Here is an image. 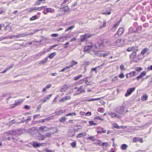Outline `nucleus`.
Masks as SVG:
<instances>
[{
	"mask_svg": "<svg viewBox=\"0 0 152 152\" xmlns=\"http://www.w3.org/2000/svg\"><path fill=\"white\" fill-rule=\"evenodd\" d=\"M23 132L22 129H18L15 130H10L8 132H5L4 133H6L8 134L14 135L15 134L18 135H20L23 133Z\"/></svg>",
	"mask_w": 152,
	"mask_h": 152,
	"instance_id": "obj_1",
	"label": "nucleus"
},
{
	"mask_svg": "<svg viewBox=\"0 0 152 152\" xmlns=\"http://www.w3.org/2000/svg\"><path fill=\"white\" fill-rule=\"evenodd\" d=\"M92 35L89 34H85L82 35L80 36V41L81 42L86 41L88 39V38L91 37Z\"/></svg>",
	"mask_w": 152,
	"mask_h": 152,
	"instance_id": "obj_2",
	"label": "nucleus"
},
{
	"mask_svg": "<svg viewBox=\"0 0 152 152\" xmlns=\"http://www.w3.org/2000/svg\"><path fill=\"white\" fill-rule=\"evenodd\" d=\"M93 47L92 44L91 43H89L88 45L84 47V48L83 51L84 52H87L88 53L90 50Z\"/></svg>",
	"mask_w": 152,
	"mask_h": 152,
	"instance_id": "obj_3",
	"label": "nucleus"
},
{
	"mask_svg": "<svg viewBox=\"0 0 152 152\" xmlns=\"http://www.w3.org/2000/svg\"><path fill=\"white\" fill-rule=\"evenodd\" d=\"M112 10V9L111 7H108L103 10L102 11V13L103 14H107L109 15L111 14V11Z\"/></svg>",
	"mask_w": 152,
	"mask_h": 152,
	"instance_id": "obj_4",
	"label": "nucleus"
},
{
	"mask_svg": "<svg viewBox=\"0 0 152 152\" xmlns=\"http://www.w3.org/2000/svg\"><path fill=\"white\" fill-rule=\"evenodd\" d=\"M124 31V28L123 27H120L118 29L117 33L115 34V37H117V35H118V37L121 35L123 33Z\"/></svg>",
	"mask_w": 152,
	"mask_h": 152,
	"instance_id": "obj_5",
	"label": "nucleus"
},
{
	"mask_svg": "<svg viewBox=\"0 0 152 152\" xmlns=\"http://www.w3.org/2000/svg\"><path fill=\"white\" fill-rule=\"evenodd\" d=\"M115 111L117 113L122 114L124 112V107L123 106L118 107L116 108Z\"/></svg>",
	"mask_w": 152,
	"mask_h": 152,
	"instance_id": "obj_6",
	"label": "nucleus"
},
{
	"mask_svg": "<svg viewBox=\"0 0 152 152\" xmlns=\"http://www.w3.org/2000/svg\"><path fill=\"white\" fill-rule=\"evenodd\" d=\"M49 130H50V133L52 134H54L55 133H56L58 132L59 130L57 127H50L48 128Z\"/></svg>",
	"mask_w": 152,
	"mask_h": 152,
	"instance_id": "obj_7",
	"label": "nucleus"
},
{
	"mask_svg": "<svg viewBox=\"0 0 152 152\" xmlns=\"http://www.w3.org/2000/svg\"><path fill=\"white\" fill-rule=\"evenodd\" d=\"M135 88V87H133L128 88L127 90L126 93L125 94V96L127 97L130 95L131 93L134 91Z\"/></svg>",
	"mask_w": 152,
	"mask_h": 152,
	"instance_id": "obj_8",
	"label": "nucleus"
},
{
	"mask_svg": "<svg viewBox=\"0 0 152 152\" xmlns=\"http://www.w3.org/2000/svg\"><path fill=\"white\" fill-rule=\"evenodd\" d=\"M30 144L34 148L39 147L41 145V144H40V143H38L36 141H33L32 142H30V144H29L28 145H29Z\"/></svg>",
	"mask_w": 152,
	"mask_h": 152,
	"instance_id": "obj_9",
	"label": "nucleus"
},
{
	"mask_svg": "<svg viewBox=\"0 0 152 152\" xmlns=\"http://www.w3.org/2000/svg\"><path fill=\"white\" fill-rule=\"evenodd\" d=\"M75 129H70L68 133V136L70 137H73L75 135Z\"/></svg>",
	"mask_w": 152,
	"mask_h": 152,
	"instance_id": "obj_10",
	"label": "nucleus"
},
{
	"mask_svg": "<svg viewBox=\"0 0 152 152\" xmlns=\"http://www.w3.org/2000/svg\"><path fill=\"white\" fill-rule=\"evenodd\" d=\"M108 114L110 115L111 116L112 118L117 117L119 118H121L122 117V116L111 112L109 113Z\"/></svg>",
	"mask_w": 152,
	"mask_h": 152,
	"instance_id": "obj_11",
	"label": "nucleus"
},
{
	"mask_svg": "<svg viewBox=\"0 0 152 152\" xmlns=\"http://www.w3.org/2000/svg\"><path fill=\"white\" fill-rule=\"evenodd\" d=\"M60 11H64L65 12H68L69 8L68 5L65 6L64 7H62V6L60 7Z\"/></svg>",
	"mask_w": 152,
	"mask_h": 152,
	"instance_id": "obj_12",
	"label": "nucleus"
},
{
	"mask_svg": "<svg viewBox=\"0 0 152 152\" xmlns=\"http://www.w3.org/2000/svg\"><path fill=\"white\" fill-rule=\"evenodd\" d=\"M24 99H22L17 100H15L14 104L16 105H18L22 103Z\"/></svg>",
	"mask_w": 152,
	"mask_h": 152,
	"instance_id": "obj_13",
	"label": "nucleus"
},
{
	"mask_svg": "<svg viewBox=\"0 0 152 152\" xmlns=\"http://www.w3.org/2000/svg\"><path fill=\"white\" fill-rule=\"evenodd\" d=\"M39 130L42 132H45L48 131L49 130L45 126H41L39 128Z\"/></svg>",
	"mask_w": 152,
	"mask_h": 152,
	"instance_id": "obj_14",
	"label": "nucleus"
},
{
	"mask_svg": "<svg viewBox=\"0 0 152 152\" xmlns=\"http://www.w3.org/2000/svg\"><path fill=\"white\" fill-rule=\"evenodd\" d=\"M13 64H11L9 67L7 68L6 69H5L4 70L2 71L1 73H5L7 71L12 68L13 67Z\"/></svg>",
	"mask_w": 152,
	"mask_h": 152,
	"instance_id": "obj_15",
	"label": "nucleus"
},
{
	"mask_svg": "<svg viewBox=\"0 0 152 152\" xmlns=\"http://www.w3.org/2000/svg\"><path fill=\"white\" fill-rule=\"evenodd\" d=\"M45 0H38L36 2L34 5H39L42 3H45Z\"/></svg>",
	"mask_w": 152,
	"mask_h": 152,
	"instance_id": "obj_16",
	"label": "nucleus"
},
{
	"mask_svg": "<svg viewBox=\"0 0 152 152\" xmlns=\"http://www.w3.org/2000/svg\"><path fill=\"white\" fill-rule=\"evenodd\" d=\"M94 53L96 56H99V57H102V53L99 51H95Z\"/></svg>",
	"mask_w": 152,
	"mask_h": 152,
	"instance_id": "obj_17",
	"label": "nucleus"
},
{
	"mask_svg": "<svg viewBox=\"0 0 152 152\" xmlns=\"http://www.w3.org/2000/svg\"><path fill=\"white\" fill-rule=\"evenodd\" d=\"M68 87L66 85L64 86L61 88V90H60V91L61 92H65L67 89Z\"/></svg>",
	"mask_w": 152,
	"mask_h": 152,
	"instance_id": "obj_18",
	"label": "nucleus"
},
{
	"mask_svg": "<svg viewBox=\"0 0 152 152\" xmlns=\"http://www.w3.org/2000/svg\"><path fill=\"white\" fill-rule=\"evenodd\" d=\"M13 46L15 49H18L21 48V45L19 44H15L13 45Z\"/></svg>",
	"mask_w": 152,
	"mask_h": 152,
	"instance_id": "obj_19",
	"label": "nucleus"
},
{
	"mask_svg": "<svg viewBox=\"0 0 152 152\" xmlns=\"http://www.w3.org/2000/svg\"><path fill=\"white\" fill-rule=\"evenodd\" d=\"M136 33V30H134V28L133 27H132L129 28V31L128 33L129 34Z\"/></svg>",
	"mask_w": 152,
	"mask_h": 152,
	"instance_id": "obj_20",
	"label": "nucleus"
},
{
	"mask_svg": "<svg viewBox=\"0 0 152 152\" xmlns=\"http://www.w3.org/2000/svg\"><path fill=\"white\" fill-rule=\"evenodd\" d=\"M86 135V133L85 132H83L80 133L77 136V137L78 138H81L83 137Z\"/></svg>",
	"mask_w": 152,
	"mask_h": 152,
	"instance_id": "obj_21",
	"label": "nucleus"
},
{
	"mask_svg": "<svg viewBox=\"0 0 152 152\" xmlns=\"http://www.w3.org/2000/svg\"><path fill=\"white\" fill-rule=\"evenodd\" d=\"M136 51H133L131 54L130 57L134 59L136 58Z\"/></svg>",
	"mask_w": 152,
	"mask_h": 152,
	"instance_id": "obj_22",
	"label": "nucleus"
},
{
	"mask_svg": "<svg viewBox=\"0 0 152 152\" xmlns=\"http://www.w3.org/2000/svg\"><path fill=\"white\" fill-rule=\"evenodd\" d=\"M99 66H96L95 68H92L91 70V73H92L94 71L95 72V73L96 74L97 73L96 69H98V68H99Z\"/></svg>",
	"mask_w": 152,
	"mask_h": 152,
	"instance_id": "obj_23",
	"label": "nucleus"
},
{
	"mask_svg": "<svg viewBox=\"0 0 152 152\" xmlns=\"http://www.w3.org/2000/svg\"><path fill=\"white\" fill-rule=\"evenodd\" d=\"M56 54V52H54L50 54L48 57L50 59H52Z\"/></svg>",
	"mask_w": 152,
	"mask_h": 152,
	"instance_id": "obj_24",
	"label": "nucleus"
},
{
	"mask_svg": "<svg viewBox=\"0 0 152 152\" xmlns=\"http://www.w3.org/2000/svg\"><path fill=\"white\" fill-rule=\"evenodd\" d=\"M142 26H137L136 29V33H140V31L142 29Z\"/></svg>",
	"mask_w": 152,
	"mask_h": 152,
	"instance_id": "obj_25",
	"label": "nucleus"
},
{
	"mask_svg": "<svg viewBox=\"0 0 152 152\" xmlns=\"http://www.w3.org/2000/svg\"><path fill=\"white\" fill-rule=\"evenodd\" d=\"M149 50L148 48H145L142 50L141 53L143 55Z\"/></svg>",
	"mask_w": 152,
	"mask_h": 152,
	"instance_id": "obj_26",
	"label": "nucleus"
},
{
	"mask_svg": "<svg viewBox=\"0 0 152 152\" xmlns=\"http://www.w3.org/2000/svg\"><path fill=\"white\" fill-rule=\"evenodd\" d=\"M24 118H22V119L23 120V121H22V122H28L29 121H31V116H28L27 118L25 120H24Z\"/></svg>",
	"mask_w": 152,
	"mask_h": 152,
	"instance_id": "obj_27",
	"label": "nucleus"
},
{
	"mask_svg": "<svg viewBox=\"0 0 152 152\" xmlns=\"http://www.w3.org/2000/svg\"><path fill=\"white\" fill-rule=\"evenodd\" d=\"M48 57H46L43 60H42V61H40L39 62V64H43L44 63H46L48 61Z\"/></svg>",
	"mask_w": 152,
	"mask_h": 152,
	"instance_id": "obj_28",
	"label": "nucleus"
},
{
	"mask_svg": "<svg viewBox=\"0 0 152 152\" xmlns=\"http://www.w3.org/2000/svg\"><path fill=\"white\" fill-rule=\"evenodd\" d=\"M83 76V75H79L73 78V79L75 81H76L77 80L79 79Z\"/></svg>",
	"mask_w": 152,
	"mask_h": 152,
	"instance_id": "obj_29",
	"label": "nucleus"
},
{
	"mask_svg": "<svg viewBox=\"0 0 152 152\" xmlns=\"http://www.w3.org/2000/svg\"><path fill=\"white\" fill-rule=\"evenodd\" d=\"M46 7L45 6H42L41 7H33L32 9V10H41L42 9H44Z\"/></svg>",
	"mask_w": 152,
	"mask_h": 152,
	"instance_id": "obj_30",
	"label": "nucleus"
},
{
	"mask_svg": "<svg viewBox=\"0 0 152 152\" xmlns=\"http://www.w3.org/2000/svg\"><path fill=\"white\" fill-rule=\"evenodd\" d=\"M89 126H95L97 124L96 123L92 121H89Z\"/></svg>",
	"mask_w": 152,
	"mask_h": 152,
	"instance_id": "obj_31",
	"label": "nucleus"
},
{
	"mask_svg": "<svg viewBox=\"0 0 152 152\" xmlns=\"http://www.w3.org/2000/svg\"><path fill=\"white\" fill-rule=\"evenodd\" d=\"M87 140H90L92 141H95V140H96L94 136L89 137L88 138Z\"/></svg>",
	"mask_w": 152,
	"mask_h": 152,
	"instance_id": "obj_32",
	"label": "nucleus"
},
{
	"mask_svg": "<svg viewBox=\"0 0 152 152\" xmlns=\"http://www.w3.org/2000/svg\"><path fill=\"white\" fill-rule=\"evenodd\" d=\"M127 147V145L126 144H123L121 147V148L123 150H125Z\"/></svg>",
	"mask_w": 152,
	"mask_h": 152,
	"instance_id": "obj_33",
	"label": "nucleus"
},
{
	"mask_svg": "<svg viewBox=\"0 0 152 152\" xmlns=\"http://www.w3.org/2000/svg\"><path fill=\"white\" fill-rule=\"evenodd\" d=\"M59 121L61 122H65L66 121L65 117L64 116L61 117L60 118H59Z\"/></svg>",
	"mask_w": 152,
	"mask_h": 152,
	"instance_id": "obj_34",
	"label": "nucleus"
},
{
	"mask_svg": "<svg viewBox=\"0 0 152 152\" xmlns=\"http://www.w3.org/2000/svg\"><path fill=\"white\" fill-rule=\"evenodd\" d=\"M100 99L99 98H95V99H90L89 100H87L86 101H97L99 100Z\"/></svg>",
	"mask_w": 152,
	"mask_h": 152,
	"instance_id": "obj_35",
	"label": "nucleus"
},
{
	"mask_svg": "<svg viewBox=\"0 0 152 152\" xmlns=\"http://www.w3.org/2000/svg\"><path fill=\"white\" fill-rule=\"evenodd\" d=\"M37 16L36 15L33 16L32 17L30 18V20L32 21L36 20L37 18Z\"/></svg>",
	"mask_w": 152,
	"mask_h": 152,
	"instance_id": "obj_36",
	"label": "nucleus"
},
{
	"mask_svg": "<svg viewBox=\"0 0 152 152\" xmlns=\"http://www.w3.org/2000/svg\"><path fill=\"white\" fill-rule=\"evenodd\" d=\"M148 96L146 95H144L142 96V99L145 100H146L147 99Z\"/></svg>",
	"mask_w": 152,
	"mask_h": 152,
	"instance_id": "obj_37",
	"label": "nucleus"
},
{
	"mask_svg": "<svg viewBox=\"0 0 152 152\" xmlns=\"http://www.w3.org/2000/svg\"><path fill=\"white\" fill-rule=\"evenodd\" d=\"M76 115V114L75 113L73 112V113H68V114H67L66 116H68L70 115L71 116H74V115Z\"/></svg>",
	"mask_w": 152,
	"mask_h": 152,
	"instance_id": "obj_38",
	"label": "nucleus"
},
{
	"mask_svg": "<svg viewBox=\"0 0 152 152\" xmlns=\"http://www.w3.org/2000/svg\"><path fill=\"white\" fill-rule=\"evenodd\" d=\"M120 24V22H117L115 24L114 26H113V27H114L116 29L118 26H119V25Z\"/></svg>",
	"mask_w": 152,
	"mask_h": 152,
	"instance_id": "obj_39",
	"label": "nucleus"
},
{
	"mask_svg": "<svg viewBox=\"0 0 152 152\" xmlns=\"http://www.w3.org/2000/svg\"><path fill=\"white\" fill-rule=\"evenodd\" d=\"M114 126L115 128L117 129H120V126H118V124L116 123H115L114 124Z\"/></svg>",
	"mask_w": 152,
	"mask_h": 152,
	"instance_id": "obj_40",
	"label": "nucleus"
},
{
	"mask_svg": "<svg viewBox=\"0 0 152 152\" xmlns=\"http://www.w3.org/2000/svg\"><path fill=\"white\" fill-rule=\"evenodd\" d=\"M98 111L100 113H103L104 112V109L102 108H100L98 109Z\"/></svg>",
	"mask_w": 152,
	"mask_h": 152,
	"instance_id": "obj_41",
	"label": "nucleus"
},
{
	"mask_svg": "<svg viewBox=\"0 0 152 152\" xmlns=\"http://www.w3.org/2000/svg\"><path fill=\"white\" fill-rule=\"evenodd\" d=\"M103 24L102 25V26H100V28H101L102 27H105L106 26V20H104L103 21Z\"/></svg>",
	"mask_w": 152,
	"mask_h": 152,
	"instance_id": "obj_42",
	"label": "nucleus"
},
{
	"mask_svg": "<svg viewBox=\"0 0 152 152\" xmlns=\"http://www.w3.org/2000/svg\"><path fill=\"white\" fill-rule=\"evenodd\" d=\"M47 51L46 50H45L44 51H41L40 53H38L39 55L42 56V55L46 53L47 52Z\"/></svg>",
	"mask_w": 152,
	"mask_h": 152,
	"instance_id": "obj_43",
	"label": "nucleus"
},
{
	"mask_svg": "<svg viewBox=\"0 0 152 152\" xmlns=\"http://www.w3.org/2000/svg\"><path fill=\"white\" fill-rule=\"evenodd\" d=\"M139 138L135 137L133 139V142H137L139 140Z\"/></svg>",
	"mask_w": 152,
	"mask_h": 152,
	"instance_id": "obj_44",
	"label": "nucleus"
},
{
	"mask_svg": "<svg viewBox=\"0 0 152 152\" xmlns=\"http://www.w3.org/2000/svg\"><path fill=\"white\" fill-rule=\"evenodd\" d=\"M134 48V47H129L127 49V51L128 52H130L132 51Z\"/></svg>",
	"mask_w": 152,
	"mask_h": 152,
	"instance_id": "obj_45",
	"label": "nucleus"
},
{
	"mask_svg": "<svg viewBox=\"0 0 152 152\" xmlns=\"http://www.w3.org/2000/svg\"><path fill=\"white\" fill-rule=\"evenodd\" d=\"M63 98L64 99V100L65 101L70 99V97L69 96H68L64 97Z\"/></svg>",
	"mask_w": 152,
	"mask_h": 152,
	"instance_id": "obj_46",
	"label": "nucleus"
},
{
	"mask_svg": "<svg viewBox=\"0 0 152 152\" xmlns=\"http://www.w3.org/2000/svg\"><path fill=\"white\" fill-rule=\"evenodd\" d=\"M109 54V53H102V56L103 57H105L106 56H108Z\"/></svg>",
	"mask_w": 152,
	"mask_h": 152,
	"instance_id": "obj_47",
	"label": "nucleus"
},
{
	"mask_svg": "<svg viewBox=\"0 0 152 152\" xmlns=\"http://www.w3.org/2000/svg\"><path fill=\"white\" fill-rule=\"evenodd\" d=\"M15 123V121L14 120H12L9 122L8 124L10 125H11Z\"/></svg>",
	"mask_w": 152,
	"mask_h": 152,
	"instance_id": "obj_48",
	"label": "nucleus"
},
{
	"mask_svg": "<svg viewBox=\"0 0 152 152\" xmlns=\"http://www.w3.org/2000/svg\"><path fill=\"white\" fill-rule=\"evenodd\" d=\"M120 68L121 70L123 71L125 70L124 68V65L123 64H121L120 65Z\"/></svg>",
	"mask_w": 152,
	"mask_h": 152,
	"instance_id": "obj_49",
	"label": "nucleus"
},
{
	"mask_svg": "<svg viewBox=\"0 0 152 152\" xmlns=\"http://www.w3.org/2000/svg\"><path fill=\"white\" fill-rule=\"evenodd\" d=\"M146 72L145 71H144L143 72H142V73H141L140 75L142 77L146 75Z\"/></svg>",
	"mask_w": 152,
	"mask_h": 152,
	"instance_id": "obj_50",
	"label": "nucleus"
},
{
	"mask_svg": "<svg viewBox=\"0 0 152 152\" xmlns=\"http://www.w3.org/2000/svg\"><path fill=\"white\" fill-rule=\"evenodd\" d=\"M13 38V36H9L8 37H3V39H12Z\"/></svg>",
	"mask_w": 152,
	"mask_h": 152,
	"instance_id": "obj_51",
	"label": "nucleus"
},
{
	"mask_svg": "<svg viewBox=\"0 0 152 152\" xmlns=\"http://www.w3.org/2000/svg\"><path fill=\"white\" fill-rule=\"evenodd\" d=\"M142 70V68L140 67H139L137 68L136 69V71H137L138 72H140V71Z\"/></svg>",
	"mask_w": 152,
	"mask_h": 152,
	"instance_id": "obj_52",
	"label": "nucleus"
},
{
	"mask_svg": "<svg viewBox=\"0 0 152 152\" xmlns=\"http://www.w3.org/2000/svg\"><path fill=\"white\" fill-rule=\"evenodd\" d=\"M98 142H99L97 144L100 146H103L102 143H101V141L99 140H98Z\"/></svg>",
	"mask_w": 152,
	"mask_h": 152,
	"instance_id": "obj_53",
	"label": "nucleus"
},
{
	"mask_svg": "<svg viewBox=\"0 0 152 152\" xmlns=\"http://www.w3.org/2000/svg\"><path fill=\"white\" fill-rule=\"evenodd\" d=\"M94 119L95 120H96H96H100V121H102L103 120V119H102L99 116H97L96 117H95V118H94Z\"/></svg>",
	"mask_w": 152,
	"mask_h": 152,
	"instance_id": "obj_54",
	"label": "nucleus"
},
{
	"mask_svg": "<svg viewBox=\"0 0 152 152\" xmlns=\"http://www.w3.org/2000/svg\"><path fill=\"white\" fill-rule=\"evenodd\" d=\"M52 94H50L47 96L45 98L48 100L50 99V97L52 96Z\"/></svg>",
	"mask_w": 152,
	"mask_h": 152,
	"instance_id": "obj_55",
	"label": "nucleus"
},
{
	"mask_svg": "<svg viewBox=\"0 0 152 152\" xmlns=\"http://www.w3.org/2000/svg\"><path fill=\"white\" fill-rule=\"evenodd\" d=\"M71 145L72 146L73 148L75 147L76 145V143L75 142H73L71 144Z\"/></svg>",
	"mask_w": 152,
	"mask_h": 152,
	"instance_id": "obj_56",
	"label": "nucleus"
},
{
	"mask_svg": "<svg viewBox=\"0 0 152 152\" xmlns=\"http://www.w3.org/2000/svg\"><path fill=\"white\" fill-rule=\"evenodd\" d=\"M143 26L145 28H147L149 26V24L148 23H145L143 25Z\"/></svg>",
	"mask_w": 152,
	"mask_h": 152,
	"instance_id": "obj_57",
	"label": "nucleus"
},
{
	"mask_svg": "<svg viewBox=\"0 0 152 152\" xmlns=\"http://www.w3.org/2000/svg\"><path fill=\"white\" fill-rule=\"evenodd\" d=\"M69 42H66L64 45V48H67L68 47H69L68 45H69Z\"/></svg>",
	"mask_w": 152,
	"mask_h": 152,
	"instance_id": "obj_58",
	"label": "nucleus"
},
{
	"mask_svg": "<svg viewBox=\"0 0 152 152\" xmlns=\"http://www.w3.org/2000/svg\"><path fill=\"white\" fill-rule=\"evenodd\" d=\"M91 112H88L85 114L86 116H89L91 115Z\"/></svg>",
	"mask_w": 152,
	"mask_h": 152,
	"instance_id": "obj_59",
	"label": "nucleus"
},
{
	"mask_svg": "<svg viewBox=\"0 0 152 152\" xmlns=\"http://www.w3.org/2000/svg\"><path fill=\"white\" fill-rule=\"evenodd\" d=\"M47 10V12H52V10L51 8H48L46 9Z\"/></svg>",
	"mask_w": 152,
	"mask_h": 152,
	"instance_id": "obj_60",
	"label": "nucleus"
},
{
	"mask_svg": "<svg viewBox=\"0 0 152 152\" xmlns=\"http://www.w3.org/2000/svg\"><path fill=\"white\" fill-rule=\"evenodd\" d=\"M58 34H52L51 35V36H52L54 37H58Z\"/></svg>",
	"mask_w": 152,
	"mask_h": 152,
	"instance_id": "obj_61",
	"label": "nucleus"
},
{
	"mask_svg": "<svg viewBox=\"0 0 152 152\" xmlns=\"http://www.w3.org/2000/svg\"><path fill=\"white\" fill-rule=\"evenodd\" d=\"M124 77H125V76L124 75L123 73H122L121 74H120L119 75V77L120 78H124Z\"/></svg>",
	"mask_w": 152,
	"mask_h": 152,
	"instance_id": "obj_62",
	"label": "nucleus"
},
{
	"mask_svg": "<svg viewBox=\"0 0 152 152\" xmlns=\"http://www.w3.org/2000/svg\"><path fill=\"white\" fill-rule=\"evenodd\" d=\"M71 63L72 64V65H74L77 64V62L75 61L74 60H72Z\"/></svg>",
	"mask_w": 152,
	"mask_h": 152,
	"instance_id": "obj_63",
	"label": "nucleus"
},
{
	"mask_svg": "<svg viewBox=\"0 0 152 152\" xmlns=\"http://www.w3.org/2000/svg\"><path fill=\"white\" fill-rule=\"evenodd\" d=\"M83 88V87L82 86H80L79 88H78L77 90V91L78 92L79 91L82 89Z\"/></svg>",
	"mask_w": 152,
	"mask_h": 152,
	"instance_id": "obj_64",
	"label": "nucleus"
}]
</instances>
